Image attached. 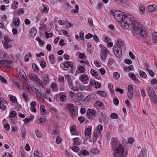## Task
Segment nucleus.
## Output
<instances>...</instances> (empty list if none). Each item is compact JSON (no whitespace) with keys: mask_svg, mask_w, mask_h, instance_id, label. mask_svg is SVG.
<instances>
[{"mask_svg":"<svg viewBox=\"0 0 157 157\" xmlns=\"http://www.w3.org/2000/svg\"><path fill=\"white\" fill-rule=\"evenodd\" d=\"M40 109L41 112H43V114L46 115V111L45 109V107L43 105H41L40 106Z\"/></svg>","mask_w":157,"mask_h":157,"instance_id":"nucleus-28","label":"nucleus"},{"mask_svg":"<svg viewBox=\"0 0 157 157\" xmlns=\"http://www.w3.org/2000/svg\"><path fill=\"white\" fill-rule=\"evenodd\" d=\"M113 150L114 152L113 156L115 157H124L126 155L124 146L118 143L117 140L114 138L111 142Z\"/></svg>","mask_w":157,"mask_h":157,"instance_id":"nucleus-2","label":"nucleus"},{"mask_svg":"<svg viewBox=\"0 0 157 157\" xmlns=\"http://www.w3.org/2000/svg\"><path fill=\"white\" fill-rule=\"evenodd\" d=\"M133 68V67L132 65H131L128 66V67L125 68V70L126 71H129L132 70Z\"/></svg>","mask_w":157,"mask_h":157,"instance_id":"nucleus-49","label":"nucleus"},{"mask_svg":"<svg viewBox=\"0 0 157 157\" xmlns=\"http://www.w3.org/2000/svg\"><path fill=\"white\" fill-rule=\"evenodd\" d=\"M139 10L141 14H144L145 11V8L144 6L143 5H140L139 8Z\"/></svg>","mask_w":157,"mask_h":157,"instance_id":"nucleus-23","label":"nucleus"},{"mask_svg":"<svg viewBox=\"0 0 157 157\" xmlns=\"http://www.w3.org/2000/svg\"><path fill=\"white\" fill-rule=\"evenodd\" d=\"M0 79L1 81L4 83H6L7 82L6 80V79L2 76H0Z\"/></svg>","mask_w":157,"mask_h":157,"instance_id":"nucleus-62","label":"nucleus"},{"mask_svg":"<svg viewBox=\"0 0 157 157\" xmlns=\"http://www.w3.org/2000/svg\"><path fill=\"white\" fill-rule=\"evenodd\" d=\"M152 39L154 42H157V33L154 32L152 34Z\"/></svg>","mask_w":157,"mask_h":157,"instance_id":"nucleus-21","label":"nucleus"},{"mask_svg":"<svg viewBox=\"0 0 157 157\" xmlns=\"http://www.w3.org/2000/svg\"><path fill=\"white\" fill-rule=\"evenodd\" d=\"M90 73L92 76H96L98 75L97 71L93 69L91 70Z\"/></svg>","mask_w":157,"mask_h":157,"instance_id":"nucleus-38","label":"nucleus"},{"mask_svg":"<svg viewBox=\"0 0 157 157\" xmlns=\"http://www.w3.org/2000/svg\"><path fill=\"white\" fill-rule=\"evenodd\" d=\"M114 63V60L113 59L110 58L109 59L108 64V66H110L112 65Z\"/></svg>","mask_w":157,"mask_h":157,"instance_id":"nucleus-45","label":"nucleus"},{"mask_svg":"<svg viewBox=\"0 0 157 157\" xmlns=\"http://www.w3.org/2000/svg\"><path fill=\"white\" fill-rule=\"evenodd\" d=\"M19 75L21 78L23 79H25L26 74L23 70H21L19 71Z\"/></svg>","mask_w":157,"mask_h":157,"instance_id":"nucleus-30","label":"nucleus"},{"mask_svg":"<svg viewBox=\"0 0 157 157\" xmlns=\"http://www.w3.org/2000/svg\"><path fill=\"white\" fill-rule=\"evenodd\" d=\"M110 117L112 119H117L118 118V116L115 113H112L111 114Z\"/></svg>","mask_w":157,"mask_h":157,"instance_id":"nucleus-41","label":"nucleus"},{"mask_svg":"<svg viewBox=\"0 0 157 157\" xmlns=\"http://www.w3.org/2000/svg\"><path fill=\"white\" fill-rule=\"evenodd\" d=\"M81 154L83 155L86 156L89 154V152L86 150H82L81 151Z\"/></svg>","mask_w":157,"mask_h":157,"instance_id":"nucleus-53","label":"nucleus"},{"mask_svg":"<svg viewBox=\"0 0 157 157\" xmlns=\"http://www.w3.org/2000/svg\"><path fill=\"white\" fill-rule=\"evenodd\" d=\"M50 63L52 64H54L55 62V57L52 54H51L49 57Z\"/></svg>","mask_w":157,"mask_h":157,"instance_id":"nucleus-16","label":"nucleus"},{"mask_svg":"<svg viewBox=\"0 0 157 157\" xmlns=\"http://www.w3.org/2000/svg\"><path fill=\"white\" fill-rule=\"evenodd\" d=\"M16 112L15 111H11L10 113V117H14L16 116Z\"/></svg>","mask_w":157,"mask_h":157,"instance_id":"nucleus-35","label":"nucleus"},{"mask_svg":"<svg viewBox=\"0 0 157 157\" xmlns=\"http://www.w3.org/2000/svg\"><path fill=\"white\" fill-rule=\"evenodd\" d=\"M147 71L148 72L150 75L151 76L153 77L154 76L155 73L152 70L149 69V70H148Z\"/></svg>","mask_w":157,"mask_h":157,"instance_id":"nucleus-61","label":"nucleus"},{"mask_svg":"<svg viewBox=\"0 0 157 157\" xmlns=\"http://www.w3.org/2000/svg\"><path fill=\"white\" fill-rule=\"evenodd\" d=\"M133 21H131V23L128 24V27L129 25H131L133 28V32L136 34L139 33L140 30L141 29V27L140 24L134 20L133 17Z\"/></svg>","mask_w":157,"mask_h":157,"instance_id":"nucleus-4","label":"nucleus"},{"mask_svg":"<svg viewBox=\"0 0 157 157\" xmlns=\"http://www.w3.org/2000/svg\"><path fill=\"white\" fill-rule=\"evenodd\" d=\"M18 2L14 1L11 5V8L12 9H15L18 7Z\"/></svg>","mask_w":157,"mask_h":157,"instance_id":"nucleus-33","label":"nucleus"},{"mask_svg":"<svg viewBox=\"0 0 157 157\" xmlns=\"http://www.w3.org/2000/svg\"><path fill=\"white\" fill-rule=\"evenodd\" d=\"M71 112L72 114L74 116H76L77 114V111L76 110V108L75 107L71 111Z\"/></svg>","mask_w":157,"mask_h":157,"instance_id":"nucleus-52","label":"nucleus"},{"mask_svg":"<svg viewBox=\"0 0 157 157\" xmlns=\"http://www.w3.org/2000/svg\"><path fill=\"white\" fill-rule=\"evenodd\" d=\"M140 76L143 78H146L147 77V75L145 73L142 71H140L139 72Z\"/></svg>","mask_w":157,"mask_h":157,"instance_id":"nucleus-25","label":"nucleus"},{"mask_svg":"<svg viewBox=\"0 0 157 157\" xmlns=\"http://www.w3.org/2000/svg\"><path fill=\"white\" fill-rule=\"evenodd\" d=\"M62 65L64 67V70L66 71L67 70L69 67H70L72 70L75 69V67L74 66L73 63L70 61H67L63 64H61L60 65L61 66Z\"/></svg>","mask_w":157,"mask_h":157,"instance_id":"nucleus-7","label":"nucleus"},{"mask_svg":"<svg viewBox=\"0 0 157 157\" xmlns=\"http://www.w3.org/2000/svg\"><path fill=\"white\" fill-rule=\"evenodd\" d=\"M101 48L100 52V58L103 60L106 59L107 55H109V52L108 49L104 45H101L100 46Z\"/></svg>","mask_w":157,"mask_h":157,"instance_id":"nucleus-5","label":"nucleus"},{"mask_svg":"<svg viewBox=\"0 0 157 157\" xmlns=\"http://www.w3.org/2000/svg\"><path fill=\"white\" fill-rule=\"evenodd\" d=\"M120 45L119 41L117 40V43L114 45L113 47L114 53L115 55L118 58H120L121 57L122 53V50Z\"/></svg>","mask_w":157,"mask_h":157,"instance_id":"nucleus-3","label":"nucleus"},{"mask_svg":"<svg viewBox=\"0 0 157 157\" xmlns=\"http://www.w3.org/2000/svg\"><path fill=\"white\" fill-rule=\"evenodd\" d=\"M78 120L81 123H82L85 121V119L83 117H79L78 118Z\"/></svg>","mask_w":157,"mask_h":157,"instance_id":"nucleus-57","label":"nucleus"},{"mask_svg":"<svg viewBox=\"0 0 157 157\" xmlns=\"http://www.w3.org/2000/svg\"><path fill=\"white\" fill-rule=\"evenodd\" d=\"M93 34L90 33H89L86 35V36L85 37L86 39H89L90 38L93 37Z\"/></svg>","mask_w":157,"mask_h":157,"instance_id":"nucleus-59","label":"nucleus"},{"mask_svg":"<svg viewBox=\"0 0 157 157\" xmlns=\"http://www.w3.org/2000/svg\"><path fill=\"white\" fill-rule=\"evenodd\" d=\"M13 22L14 25L18 26L20 24V20L19 18H15L13 20Z\"/></svg>","mask_w":157,"mask_h":157,"instance_id":"nucleus-20","label":"nucleus"},{"mask_svg":"<svg viewBox=\"0 0 157 157\" xmlns=\"http://www.w3.org/2000/svg\"><path fill=\"white\" fill-rule=\"evenodd\" d=\"M113 101L114 103L116 105H118L119 103V100L118 98H114Z\"/></svg>","mask_w":157,"mask_h":157,"instance_id":"nucleus-64","label":"nucleus"},{"mask_svg":"<svg viewBox=\"0 0 157 157\" xmlns=\"http://www.w3.org/2000/svg\"><path fill=\"white\" fill-rule=\"evenodd\" d=\"M67 77L68 78L67 79V82L68 83V84L70 87H71V86L72 85V81L71 79V78H69V75H67Z\"/></svg>","mask_w":157,"mask_h":157,"instance_id":"nucleus-37","label":"nucleus"},{"mask_svg":"<svg viewBox=\"0 0 157 157\" xmlns=\"http://www.w3.org/2000/svg\"><path fill=\"white\" fill-rule=\"evenodd\" d=\"M75 107L72 104H69L67 106V108L70 111H71Z\"/></svg>","mask_w":157,"mask_h":157,"instance_id":"nucleus-44","label":"nucleus"},{"mask_svg":"<svg viewBox=\"0 0 157 157\" xmlns=\"http://www.w3.org/2000/svg\"><path fill=\"white\" fill-rule=\"evenodd\" d=\"M37 83L39 84L43 87H44V83L40 79L38 78H37V80L36 81Z\"/></svg>","mask_w":157,"mask_h":157,"instance_id":"nucleus-47","label":"nucleus"},{"mask_svg":"<svg viewBox=\"0 0 157 157\" xmlns=\"http://www.w3.org/2000/svg\"><path fill=\"white\" fill-rule=\"evenodd\" d=\"M103 105V103L101 102H99L98 101H97L95 104V105L97 108H99L100 107Z\"/></svg>","mask_w":157,"mask_h":157,"instance_id":"nucleus-36","label":"nucleus"},{"mask_svg":"<svg viewBox=\"0 0 157 157\" xmlns=\"http://www.w3.org/2000/svg\"><path fill=\"white\" fill-rule=\"evenodd\" d=\"M97 93L99 95L103 97H106L107 95L106 93L104 91H98Z\"/></svg>","mask_w":157,"mask_h":157,"instance_id":"nucleus-27","label":"nucleus"},{"mask_svg":"<svg viewBox=\"0 0 157 157\" xmlns=\"http://www.w3.org/2000/svg\"><path fill=\"white\" fill-rule=\"evenodd\" d=\"M149 96L150 99L154 103L157 102V98L155 93L153 94H151Z\"/></svg>","mask_w":157,"mask_h":157,"instance_id":"nucleus-14","label":"nucleus"},{"mask_svg":"<svg viewBox=\"0 0 157 157\" xmlns=\"http://www.w3.org/2000/svg\"><path fill=\"white\" fill-rule=\"evenodd\" d=\"M4 39L5 40L2 41L4 48L6 49H8L9 48L12 47V45L8 44L7 42V41H11L10 38L8 36L6 35L5 36Z\"/></svg>","mask_w":157,"mask_h":157,"instance_id":"nucleus-8","label":"nucleus"},{"mask_svg":"<svg viewBox=\"0 0 157 157\" xmlns=\"http://www.w3.org/2000/svg\"><path fill=\"white\" fill-rule=\"evenodd\" d=\"M148 92L149 95H150L151 94H155V92L153 88L151 87H149L148 90Z\"/></svg>","mask_w":157,"mask_h":157,"instance_id":"nucleus-54","label":"nucleus"},{"mask_svg":"<svg viewBox=\"0 0 157 157\" xmlns=\"http://www.w3.org/2000/svg\"><path fill=\"white\" fill-rule=\"evenodd\" d=\"M97 128L98 131H101L103 129V126L99 124L97 126Z\"/></svg>","mask_w":157,"mask_h":157,"instance_id":"nucleus-63","label":"nucleus"},{"mask_svg":"<svg viewBox=\"0 0 157 157\" xmlns=\"http://www.w3.org/2000/svg\"><path fill=\"white\" fill-rule=\"evenodd\" d=\"M67 97L64 95H62L60 96V100L62 101H66Z\"/></svg>","mask_w":157,"mask_h":157,"instance_id":"nucleus-39","label":"nucleus"},{"mask_svg":"<svg viewBox=\"0 0 157 157\" xmlns=\"http://www.w3.org/2000/svg\"><path fill=\"white\" fill-rule=\"evenodd\" d=\"M73 140L74 141V144L75 145H79L81 143V141L78 138H74Z\"/></svg>","mask_w":157,"mask_h":157,"instance_id":"nucleus-22","label":"nucleus"},{"mask_svg":"<svg viewBox=\"0 0 157 157\" xmlns=\"http://www.w3.org/2000/svg\"><path fill=\"white\" fill-rule=\"evenodd\" d=\"M43 11H42L43 13L47 12L48 10V8L47 5H44L43 6Z\"/></svg>","mask_w":157,"mask_h":157,"instance_id":"nucleus-51","label":"nucleus"},{"mask_svg":"<svg viewBox=\"0 0 157 157\" xmlns=\"http://www.w3.org/2000/svg\"><path fill=\"white\" fill-rule=\"evenodd\" d=\"M33 69L36 71H39V69L37 65L35 63H33L32 65Z\"/></svg>","mask_w":157,"mask_h":157,"instance_id":"nucleus-46","label":"nucleus"},{"mask_svg":"<svg viewBox=\"0 0 157 157\" xmlns=\"http://www.w3.org/2000/svg\"><path fill=\"white\" fill-rule=\"evenodd\" d=\"M14 84L17 86L18 88H21L22 87V84L19 81H14Z\"/></svg>","mask_w":157,"mask_h":157,"instance_id":"nucleus-31","label":"nucleus"},{"mask_svg":"<svg viewBox=\"0 0 157 157\" xmlns=\"http://www.w3.org/2000/svg\"><path fill=\"white\" fill-rule=\"evenodd\" d=\"M80 79L82 82H85L88 79V77L86 75H82L80 77Z\"/></svg>","mask_w":157,"mask_h":157,"instance_id":"nucleus-19","label":"nucleus"},{"mask_svg":"<svg viewBox=\"0 0 157 157\" xmlns=\"http://www.w3.org/2000/svg\"><path fill=\"white\" fill-rule=\"evenodd\" d=\"M29 76L30 79L33 81L36 82L38 78L37 76L34 74L29 73Z\"/></svg>","mask_w":157,"mask_h":157,"instance_id":"nucleus-13","label":"nucleus"},{"mask_svg":"<svg viewBox=\"0 0 157 157\" xmlns=\"http://www.w3.org/2000/svg\"><path fill=\"white\" fill-rule=\"evenodd\" d=\"M113 16L116 21L121 24L122 27L125 29L128 28V24L132 21L133 16L130 15L125 14L123 13L120 11H116L113 14Z\"/></svg>","mask_w":157,"mask_h":157,"instance_id":"nucleus-1","label":"nucleus"},{"mask_svg":"<svg viewBox=\"0 0 157 157\" xmlns=\"http://www.w3.org/2000/svg\"><path fill=\"white\" fill-rule=\"evenodd\" d=\"M6 55L3 52H0V58L2 60V65H5L7 67H10L12 66V62L11 60H9L7 61L6 59Z\"/></svg>","mask_w":157,"mask_h":157,"instance_id":"nucleus-6","label":"nucleus"},{"mask_svg":"<svg viewBox=\"0 0 157 157\" xmlns=\"http://www.w3.org/2000/svg\"><path fill=\"white\" fill-rule=\"evenodd\" d=\"M42 78L43 83L46 85L49 81V78L48 75L46 74H43Z\"/></svg>","mask_w":157,"mask_h":157,"instance_id":"nucleus-10","label":"nucleus"},{"mask_svg":"<svg viewBox=\"0 0 157 157\" xmlns=\"http://www.w3.org/2000/svg\"><path fill=\"white\" fill-rule=\"evenodd\" d=\"M128 93H132L133 87L132 85H129L128 86Z\"/></svg>","mask_w":157,"mask_h":157,"instance_id":"nucleus-43","label":"nucleus"},{"mask_svg":"<svg viewBox=\"0 0 157 157\" xmlns=\"http://www.w3.org/2000/svg\"><path fill=\"white\" fill-rule=\"evenodd\" d=\"M140 34L143 37L145 38L146 36L144 31L141 29L140 30L139 33L137 34Z\"/></svg>","mask_w":157,"mask_h":157,"instance_id":"nucleus-24","label":"nucleus"},{"mask_svg":"<svg viewBox=\"0 0 157 157\" xmlns=\"http://www.w3.org/2000/svg\"><path fill=\"white\" fill-rule=\"evenodd\" d=\"M10 100L13 102L15 103L17 101V99L14 96H11L10 97Z\"/></svg>","mask_w":157,"mask_h":157,"instance_id":"nucleus-40","label":"nucleus"},{"mask_svg":"<svg viewBox=\"0 0 157 157\" xmlns=\"http://www.w3.org/2000/svg\"><path fill=\"white\" fill-rule=\"evenodd\" d=\"M128 76L131 78L133 80H136V75L133 73H130L128 74Z\"/></svg>","mask_w":157,"mask_h":157,"instance_id":"nucleus-34","label":"nucleus"},{"mask_svg":"<svg viewBox=\"0 0 157 157\" xmlns=\"http://www.w3.org/2000/svg\"><path fill=\"white\" fill-rule=\"evenodd\" d=\"M157 10V6L155 5H150L148 7V10L149 11L153 12Z\"/></svg>","mask_w":157,"mask_h":157,"instance_id":"nucleus-12","label":"nucleus"},{"mask_svg":"<svg viewBox=\"0 0 157 157\" xmlns=\"http://www.w3.org/2000/svg\"><path fill=\"white\" fill-rule=\"evenodd\" d=\"M51 87L52 90L54 91H58V88L56 84L55 83H53L51 85Z\"/></svg>","mask_w":157,"mask_h":157,"instance_id":"nucleus-18","label":"nucleus"},{"mask_svg":"<svg viewBox=\"0 0 157 157\" xmlns=\"http://www.w3.org/2000/svg\"><path fill=\"white\" fill-rule=\"evenodd\" d=\"M71 90H73L74 91H78L79 89L76 87H74L73 85L70 87Z\"/></svg>","mask_w":157,"mask_h":157,"instance_id":"nucleus-60","label":"nucleus"},{"mask_svg":"<svg viewBox=\"0 0 157 157\" xmlns=\"http://www.w3.org/2000/svg\"><path fill=\"white\" fill-rule=\"evenodd\" d=\"M86 113L88 115L90 116H94L95 115L96 113V112L94 110L88 109L87 110Z\"/></svg>","mask_w":157,"mask_h":157,"instance_id":"nucleus-17","label":"nucleus"},{"mask_svg":"<svg viewBox=\"0 0 157 157\" xmlns=\"http://www.w3.org/2000/svg\"><path fill=\"white\" fill-rule=\"evenodd\" d=\"M22 97L24 98V100L26 101H28V95L27 93L24 92L23 93L22 95Z\"/></svg>","mask_w":157,"mask_h":157,"instance_id":"nucleus-32","label":"nucleus"},{"mask_svg":"<svg viewBox=\"0 0 157 157\" xmlns=\"http://www.w3.org/2000/svg\"><path fill=\"white\" fill-rule=\"evenodd\" d=\"M146 149L145 148L142 149L140 153L139 154L138 157H144L146 152Z\"/></svg>","mask_w":157,"mask_h":157,"instance_id":"nucleus-15","label":"nucleus"},{"mask_svg":"<svg viewBox=\"0 0 157 157\" xmlns=\"http://www.w3.org/2000/svg\"><path fill=\"white\" fill-rule=\"evenodd\" d=\"M75 98L77 100H80L82 99L83 97L82 94L81 93H78L75 96Z\"/></svg>","mask_w":157,"mask_h":157,"instance_id":"nucleus-26","label":"nucleus"},{"mask_svg":"<svg viewBox=\"0 0 157 157\" xmlns=\"http://www.w3.org/2000/svg\"><path fill=\"white\" fill-rule=\"evenodd\" d=\"M25 128H23L21 131V135L22 138H25L26 136V132Z\"/></svg>","mask_w":157,"mask_h":157,"instance_id":"nucleus-55","label":"nucleus"},{"mask_svg":"<svg viewBox=\"0 0 157 157\" xmlns=\"http://www.w3.org/2000/svg\"><path fill=\"white\" fill-rule=\"evenodd\" d=\"M113 76L116 79H117L120 77V74L118 72H116L113 73Z\"/></svg>","mask_w":157,"mask_h":157,"instance_id":"nucleus-48","label":"nucleus"},{"mask_svg":"<svg viewBox=\"0 0 157 157\" xmlns=\"http://www.w3.org/2000/svg\"><path fill=\"white\" fill-rule=\"evenodd\" d=\"M24 12L23 8L19 9L17 11V13L18 15H20L21 14H23Z\"/></svg>","mask_w":157,"mask_h":157,"instance_id":"nucleus-42","label":"nucleus"},{"mask_svg":"<svg viewBox=\"0 0 157 157\" xmlns=\"http://www.w3.org/2000/svg\"><path fill=\"white\" fill-rule=\"evenodd\" d=\"M72 150L75 152H78L79 150V148L76 146H74L72 147Z\"/></svg>","mask_w":157,"mask_h":157,"instance_id":"nucleus-58","label":"nucleus"},{"mask_svg":"<svg viewBox=\"0 0 157 157\" xmlns=\"http://www.w3.org/2000/svg\"><path fill=\"white\" fill-rule=\"evenodd\" d=\"M40 65L43 68H44L46 66V63L43 60L41 62Z\"/></svg>","mask_w":157,"mask_h":157,"instance_id":"nucleus-56","label":"nucleus"},{"mask_svg":"<svg viewBox=\"0 0 157 157\" xmlns=\"http://www.w3.org/2000/svg\"><path fill=\"white\" fill-rule=\"evenodd\" d=\"M44 97L47 100H49L50 101L52 102H54L55 101V98L53 96H51V97H49L48 94H45L44 95Z\"/></svg>","mask_w":157,"mask_h":157,"instance_id":"nucleus-11","label":"nucleus"},{"mask_svg":"<svg viewBox=\"0 0 157 157\" xmlns=\"http://www.w3.org/2000/svg\"><path fill=\"white\" fill-rule=\"evenodd\" d=\"M92 127L91 126H89L88 128H86L85 131V136L86 139L90 141L91 139V131Z\"/></svg>","mask_w":157,"mask_h":157,"instance_id":"nucleus-9","label":"nucleus"},{"mask_svg":"<svg viewBox=\"0 0 157 157\" xmlns=\"http://www.w3.org/2000/svg\"><path fill=\"white\" fill-rule=\"evenodd\" d=\"M35 132L37 137L40 138L41 137L42 133L38 130H36Z\"/></svg>","mask_w":157,"mask_h":157,"instance_id":"nucleus-50","label":"nucleus"},{"mask_svg":"<svg viewBox=\"0 0 157 157\" xmlns=\"http://www.w3.org/2000/svg\"><path fill=\"white\" fill-rule=\"evenodd\" d=\"M78 69L80 73H83L85 71V68L82 66L80 65L78 66Z\"/></svg>","mask_w":157,"mask_h":157,"instance_id":"nucleus-29","label":"nucleus"}]
</instances>
